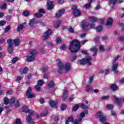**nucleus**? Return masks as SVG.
<instances>
[{
    "label": "nucleus",
    "instance_id": "nucleus-1",
    "mask_svg": "<svg viewBox=\"0 0 124 124\" xmlns=\"http://www.w3.org/2000/svg\"><path fill=\"white\" fill-rule=\"evenodd\" d=\"M64 69L65 72H69L71 70V64L66 62L65 64L63 62L60 61L58 62V73H62Z\"/></svg>",
    "mask_w": 124,
    "mask_h": 124
},
{
    "label": "nucleus",
    "instance_id": "nucleus-2",
    "mask_svg": "<svg viewBox=\"0 0 124 124\" xmlns=\"http://www.w3.org/2000/svg\"><path fill=\"white\" fill-rule=\"evenodd\" d=\"M8 44V50L10 54L13 53V43L16 46H18L20 44V39L16 38L13 40L11 39H9L7 40Z\"/></svg>",
    "mask_w": 124,
    "mask_h": 124
},
{
    "label": "nucleus",
    "instance_id": "nucleus-3",
    "mask_svg": "<svg viewBox=\"0 0 124 124\" xmlns=\"http://www.w3.org/2000/svg\"><path fill=\"white\" fill-rule=\"evenodd\" d=\"M80 43L78 41L73 40L70 44L69 50L71 53H76L80 49Z\"/></svg>",
    "mask_w": 124,
    "mask_h": 124
},
{
    "label": "nucleus",
    "instance_id": "nucleus-4",
    "mask_svg": "<svg viewBox=\"0 0 124 124\" xmlns=\"http://www.w3.org/2000/svg\"><path fill=\"white\" fill-rule=\"evenodd\" d=\"M78 62L81 65H83L85 63H87L88 65H91L92 64V57L89 56L81 60H79Z\"/></svg>",
    "mask_w": 124,
    "mask_h": 124
},
{
    "label": "nucleus",
    "instance_id": "nucleus-5",
    "mask_svg": "<svg viewBox=\"0 0 124 124\" xmlns=\"http://www.w3.org/2000/svg\"><path fill=\"white\" fill-rule=\"evenodd\" d=\"M86 114H88L87 111L81 112L80 114V117H79L78 120H76L74 124H81L82 123V120H83V118L84 117Z\"/></svg>",
    "mask_w": 124,
    "mask_h": 124
},
{
    "label": "nucleus",
    "instance_id": "nucleus-6",
    "mask_svg": "<svg viewBox=\"0 0 124 124\" xmlns=\"http://www.w3.org/2000/svg\"><path fill=\"white\" fill-rule=\"evenodd\" d=\"M97 116L98 118H100V121L102 123H104L106 121V116L103 115V113L101 111H98L97 113Z\"/></svg>",
    "mask_w": 124,
    "mask_h": 124
},
{
    "label": "nucleus",
    "instance_id": "nucleus-7",
    "mask_svg": "<svg viewBox=\"0 0 124 124\" xmlns=\"http://www.w3.org/2000/svg\"><path fill=\"white\" fill-rule=\"evenodd\" d=\"M32 89L29 87L26 92V95L28 96V98H32L33 97H35V94L34 93H31V91Z\"/></svg>",
    "mask_w": 124,
    "mask_h": 124
},
{
    "label": "nucleus",
    "instance_id": "nucleus-8",
    "mask_svg": "<svg viewBox=\"0 0 124 124\" xmlns=\"http://www.w3.org/2000/svg\"><path fill=\"white\" fill-rule=\"evenodd\" d=\"M52 34V31L48 29L45 33L44 34V40H47L49 38V36Z\"/></svg>",
    "mask_w": 124,
    "mask_h": 124
},
{
    "label": "nucleus",
    "instance_id": "nucleus-9",
    "mask_svg": "<svg viewBox=\"0 0 124 124\" xmlns=\"http://www.w3.org/2000/svg\"><path fill=\"white\" fill-rule=\"evenodd\" d=\"M118 66H119L118 63H114L112 62V69L115 74L119 73V71L117 70Z\"/></svg>",
    "mask_w": 124,
    "mask_h": 124
},
{
    "label": "nucleus",
    "instance_id": "nucleus-10",
    "mask_svg": "<svg viewBox=\"0 0 124 124\" xmlns=\"http://www.w3.org/2000/svg\"><path fill=\"white\" fill-rule=\"evenodd\" d=\"M65 11L64 9L59 10V11L56 14L55 16L57 18H61L62 15L64 14V12Z\"/></svg>",
    "mask_w": 124,
    "mask_h": 124
},
{
    "label": "nucleus",
    "instance_id": "nucleus-11",
    "mask_svg": "<svg viewBox=\"0 0 124 124\" xmlns=\"http://www.w3.org/2000/svg\"><path fill=\"white\" fill-rule=\"evenodd\" d=\"M89 23L88 22H84L82 23L81 25V27L84 30V31H89V29H88V27H89Z\"/></svg>",
    "mask_w": 124,
    "mask_h": 124
},
{
    "label": "nucleus",
    "instance_id": "nucleus-12",
    "mask_svg": "<svg viewBox=\"0 0 124 124\" xmlns=\"http://www.w3.org/2000/svg\"><path fill=\"white\" fill-rule=\"evenodd\" d=\"M113 99L116 101L117 103L119 104V105H121L122 104V98H118L116 96H113Z\"/></svg>",
    "mask_w": 124,
    "mask_h": 124
},
{
    "label": "nucleus",
    "instance_id": "nucleus-13",
    "mask_svg": "<svg viewBox=\"0 0 124 124\" xmlns=\"http://www.w3.org/2000/svg\"><path fill=\"white\" fill-rule=\"evenodd\" d=\"M49 105L51 107H53V108H58V103L54 101H50L49 102Z\"/></svg>",
    "mask_w": 124,
    "mask_h": 124
},
{
    "label": "nucleus",
    "instance_id": "nucleus-14",
    "mask_svg": "<svg viewBox=\"0 0 124 124\" xmlns=\"http://www.w3.org/2000/svg\"><path fill=\"white\" fill-rule=\"evenodd\" d=\"M35 60V57H34V56H26V61L29 62H34Z\"/></svg>",
    "mask_w": 124,
    "mask_h": 124
},
{
    "label": "nucleus",
    "instance_id": "nucleus-15",
    "mask_svg": "<svg viewBox=\"0 0 124 124\" xmlns=\"http://www.w3.org/2000/svg\"><path fill=\"white\" fill-rule=\"evenodd\" d=\"M67 93H68V91H67V89H65L63 91L62 98L64 101L66 100L67 98Z\"/></svg>",
    "mask_w": 124,
    "mask_h": 124
},
{
    "label": "nucleus",
    "instance_id": "nucleus-16",
    "mask_svg": "<svg viewBox=\"0 0 124 124\" xmlns=\"http://www.w3.org/2000/svg\"><path fill=\"white\" fill-rule=\"evenodd\" d=\"M47 9L48 10H51L54 8V5H53V2L51 1H48L47 2Z\"/></svg>",
    "mask_w": 124,
    "mask_h": 124
},
{
    "label": "nucleus",
    "instance_id": "nucleus-17",
    "mask_svg": "<svg viewBox=\"0 0 124 124\" xmlns=\"http://www.w3.org/2000/svg\"><path fill=\"white\" fill-rule=\"evenodd\" d=\"M113 24V18L108 17L107 19V26H111Z\"/></svg>",
    "mask_w": 124,
    "mask_h": 124
},
{
    "label": "nucleus",
    "instance_id": "nucleus-18",
    "mask_svg": "<svg viewBox=\"0 0 124 124\" xmlns=\"http://www.w3.org/2000/svg\"><path fill=\"white\" fill-rule=\"evenodd\" d=\"M74 15L76 16H80L81 15V11L79 10H75L73 11Z\"/></svg>",
    "mask_w": 124,
    "mask_h": 124
},
{
    "label": "nucleus",
    "instance_id": "nucleus-19",
    "mask_svg": "<svg viewBox=\"0 0 124 124\" xmlns=\"http://www.w3.org/2000/svg\"><path fill=\"white\" fill-rule=\"evenodd\" d=\"M62 24V21L61 20L57 21L54 24V27L55 29H58L60 27V25Z\"/></svg>",
    "mask_w": 124,
    "mask_h": 124
},
{
    "label": "nucleus",
    "instance_id": "nucleus-20",
    "mask_svg": "<svg viewBox=\"0 0 124 124\" xmlns=\"http://www.w3.org/2000/svg\"><path fill=\"white\" fill-rule=\"evenodd\" d=\"M34 24H35V19L33 18L30 20L29 25L30 27H33Z\"/></svg>",
    "mask_w": 124,
    "mask_h": 124
},
{
    "label": "nucleus",
    "instance_id": "nucleus-21",
    "mask_svg": "<svg viewBox=\"0 0 124 124\" xmlns=\"http://www.w3.org/2000/svg\"><path fill=\"white\" fill-rule=\"evenodd\" d=\"M118 0H109V5L111 7H113V5H115Z\"/></svg>",
    "mask_w": 124,
    "mask_h": 124
},
{
    "label": "nucleus",
    "instance_id": "nucleus-22",
    "mask_svg": "<svg viewBox=\"0 0 124 124\" xmlns=\"http://www.w3.org/2000/svg\"><path fill=\"white\" fill-rule=\"evenodd\" d=\"M29 52L31 55H32V56H34V55H36L37 53V51H36L35 49H31Z\"/></svg>",
    "mask_w": 124,
    "mask_h": 124
},
{
    "label": "nucleus",
    "instance_id": "nucleus-23",
    "mask_svg": "<svg viewBox=\"0 0 124 124\" xmlns=\"http://www.w3.org/2000/svg\"><path fill=\"white\" fill-rule=\"evenodd\" d=\"M24 77H23V76H17L16 78V82H17V83H19V82L21 80H23Z\"/></svg>",
    "mask_w": 124,
    "mask_h": 124
},
{
    "label": "nucleus",
    "instance_id": "nucleus-24",
    "mask_svg": "<svg viewBox=\"0 0 124 124\" xmlns=\"http://www.w3.org/2000/svg\"><path fill=\"white\" fill-rule=\"evenodd\" d=\"M110 88L111 89V90L112 91H117V90H118V86H117V85H116V84H112L110 86Z\"/></svg>",
    "mask_w": 124,
    "mask_h": 124
},
{
    "label": "nucleus",
    "instance_id": "nucleus-25",
    "mask_svg": "<svg viewBox=\"0 0 124 124\" xmlns=\"http://www.w3.org/2000/svg\"><path fill=\"white\" fill-rule=\"evenodd\" d=\"M29 110V107L27 106H24L22 108V111L25 113H28Z\"/></svg>",
    "mask_w": 124,
    "mask_h": 124
},
{
    "label": "nucleus",
    "instance_id": "nucleus-26",
    "mask_svg": "<svg viewBox=\"0 0 124 124\" xmlns=\"http://www.w3.org/2000/svg\"><path fill=\"white\" fill-rule=\"evenodd\" d=\"M26 121L28 123H30V124H33V121H32V119L31 116H28L26 118Z\"/></svg>",
    "mask_w": 124,
    "mask_h": 124
},
{
    "label": "nucleus",
    "instance_id": "nucleus-27",
    "mask_svg": "<svg viewBox=\"0 0 124 124\" xmlns=\"http://www.w3.org/2000/svg\"><path fill=\"white\" fill-rule=\"evenodd\" d=\"M86 91L87 92H93V87L90 85H88L86 86Z\"/></svg>",
    "mask_w": 124,
    "mask_h": 124
},
{
    "label": "nucleus",
    "instance_id": "nucleus-28",
    "mask_svg": "<svg viewBox=\"0 0 124 124\" xmlns=\"http://www.w3.org/2000/svg\"><path fill=\"white\" fill-rule=\"evenodd\" d=\"M47 115H48V110H46V111H43V112H42L41 113V117H45Z\"/></svg>",
    "mask_w": 124,
    "mask_h": 124
},
{
    "label": "nucleus",
    "instance_id": "nucleus-29",
    "mask_svg": "<svg viewBox=\"0 0 124 124\" xmlns=\"http://www.w3.org/2000/svg\"><path fill=\"white\" fill-rule=\"evenodd\" d=\"M23 29H24V25L23 24L19 25L17 27V31H22Z\"/></svg>",
    "mask_w": 124,
    "mask_h": 124
},
{
    "label": "nucleus",
    "instance_id": "nucleus-30",
    "mask_svg": "<svg viewBox=\"0 0 124 124\" xmlns=\"http://www.w3.org/2000/svg\"><path fill=\"white\" fill-rule=\"evenodd\" d=\"M79 108V105H76L73 108L72 110V112H74V111H77Z\"/></svg>",
    "mask_w": 124,
    "mask_h": 124
},
{
    "label": "nucleus",
    "instance_id": "nucleus-31",
    "mask_svg": "<svg viewBox=\"0 0 124 124\" xmlns=\"http://www.w3.org/2000/svg\"><path fill=\"white\" fill-rule=\"evenodd\" d=\"M89 20L90 21H91V22H96V21H97V19L94 17H93V16H90L89 17Z\"/></svg>",
    "mask_w": 124,
    "mask_h": 124
},
{
    "label": "nucleus",
    "instance_id": "nucleus-32",
    "mask_svg": "<svg viewBox=\"0 0 124 124\" xmlns=\"http://www.w3.org/2000/svg\"><path fill=\"white\" fill-rule=\"evenodd\" d=\"M34 16L35 17H36V18H41V17L43 16V15L42 14L38 13H35Z\"/></svg>",
    "mask_w": 124,
    "mask_h": 124
},
{
    "label": "nucleus",
    "instance_id": "nucleus-33",
    "mask_svg": "<svg viewBox=\"0 0 124 124\" xmlns=\"http://www.w3.org/2000/svg\"><path fill=\"white\" fill-rule=\"evenodd\" d=\"M79 106L82 109H87L88 108V106L84 104H80L79 105Z\"/></svg>",
    "mask_w": 124,
    "mask_h": 124
},
{
    "label": "nucleus",
    "instance_id": "nucleus-34",
    "mask_svg": "<svg viewBox=\"0 0 124 124\" xmlns=\"http://www.w3.org/2000/svg\"><path fill=\"white\" fill-rule=\"evenodd\" d=\"M119 26L121 29V31H124V24L122 22L118 23Z\"/></svg>",
    "mask_w": 124,
    "mask_h": 124
},
{
    "label": "nucleus",
    "instance_id": "nucleus-35",
    "mask_svg": "<svg viewBox=\"0 0 124 124\" xmlns=\"http://www.w3.org/2000/svg\"><path fill=\"white\" fill-rule=\"evenodd\" d=\"M28 71H29V69L26 67L24 69L22 70V71H20V73H23V74H26V73H28Z\"/></svg>",
    "mask_w": 124,
    "mask_h": 124
},
{
    "label": "nucleus",
    "instance_id": "nucleus-36",
    "mask_svg": "<svg viewBox=\"0 0 124 124\" xmlns=\"http://www.w3.org/2000/svg\"><path fill=\"white\" fill-rule=\"evenodd\" d=\"M43 84H44V81L41 79H40L38 81V85L41 86L43 85Z\"/></svg>",
    "mask_w": 124,
    "mask_h": 124
},
{
    "label": "nucleus",
    "instance_id": "nucleus-37",
    "mask_svg": "<svg viewBox=\"0 0 124 124\" xmlns=\"http://www.w3.org/2000/svg\"><path fill=\"white\" fill-rule=\"evenodd\" d=\"M109 98H110V96L109 95L102 96L101 97V99H102V100H108V99H109Z\"/></svg>",
    "mask_w": 124,
    "mask_h": 124
},
{
    "label": "nucleus",
    "instance_id": "nucleus-38",
    "mask_svg": "<svg viewBox=\"0 0 124 124\" xmlns=\"http://www.w3.org/2000/svg\"><path fill=\"white\" fill-rule=\"evenodd\" d=\"M66 105L62 104L61 107V110L62 111L65 110V109H66Z\"/></svg>",
    "mask_w": 124,
    "mask_h": 124
},
{
    "label": "nucleus",
    "instance_id": "nucleus-39",
    "mask_svg": "<svg viewBox=\"0 0 124 124\" xmlns=\"http://www.w3.org/2000/svg\"><path fill=\"white\" fill-rule=\"evenodd\" d=\"M91 51H92V52H93V53H96V52L97 51V48L94 46H93L91 48Z\"/></svg>",
    "mask_w": 124,
    "mask_h": 124
},
{
    "label": "nucleus",
    "instance_id": "nucleus-40",
    "mask_svg": "<svg viewBox=\"0 0 124 124\" xmlns=\"http://www.w3.org/2000/svg\"><path fill=\"white\" fill-rule=\"evenodd\" d=\"M114 108V106L112 105H107V108L108 110H111V109H113Z\"/></svg>",
    "mask_w": 124,
    "mask_h": 124
},
{
    "label": "nucleus",
    "instance_id": "nucleus-41",
    "mask_svg": "<svg viewBox=\"0 0 124 124\" xmlns=\"http://www.w3.org/2000/svg\"><path fill=\"white\" fill-rule=\"evenodd\" d=\"M41 86L40 85H36L35 86V89L37 92H40V90L41 89Z\"/></svg>",
    "mask_w": 124,
    "mask_h": 124
},
{
    "label": "nucleus",
    "instance_id": "nucleus-42",
    "mask_svg": "<svg viewBox=\"0 0 124 124\" xmlns=\"http://www.w3.org/2000/svg\"><path fill=\"white\" fill-rule=\"evenodd\" d=\"M15 107L16 108H18V107H20V103L19 102V100H16L15 104Z\"/></svg>",
    "mask_w": 124,
    "mask_h": 124
},
{
    "label": "nucleus",
    "instance_id": "nucleus-43",
    "mask_svg": "<svg viewBox=\"0 0 124 124\" xmlns=\"http://www.w3.org/2000/svg\"><path fill=\"white\" fill-rule=\"evenodd\" d=\"M4 103L6 105H7L9 103V99L8 98H5L4 99Z\"/></svg>",
    "mask_w": 124,
    "mask_h": 124
},
{
    "label": "nucleus",
    "instance_id": "nucleus-44",
    "mask_svg": "<svg viewBox=\"0 0 124 124\" xmlns=\"http://www.w3.org/2000/svg\"><path fill=\"white\" fill-rule=\"evenodd\" d=\"M83 7H84V8H85L86 9H88V8H90L91 5L90 4H89V3H88L85 4L83 6Z\"/></svg>",
    "mask_w": 124,
    "mask_h": 124
},
{
    "label": "nucleus",
    "instance_id": "nucleus-45",
    "mask_svg": "<svg viewBox=\"0 0 124 124\" xmlns=\"http://www.w3.org/2000/svg\"><path fill=\"white\" fill-rule=\"evenodd\" d=\"M15 102V98L14 97H13L11 100H9V103L10 104H13Z\"/></svg>",
    "mask_w": 124,
    "mask_h": 124
},
{
    "label": "nucleus",
    "instance_id": "nucleus-46",
    "mask_svg": "<svg viewBox=\"0 0 124 124\" xmlns=\"http://www.w3.org/2000/svg\"><path fill=\"white\" fill-rule=\"evenodd\" d=\"M99 49L100 52H104V46H103V45L100 46L99 47Z\"/></svg>",
    "mask_w": 124,
    "mask_h": 124
},
{
    "label": "nucleus",
    "instance_id": "nucleus-47",
    "mask_svg": "<svg viewBox=\"0 0 124 124\" xmlns=\"http://www.w3.org/2000/svg\"><path fill=\"white\" fill-rule=\"evenodd\" d=\"M69 32H71V33H74V30L73 29V28H72V27H69Z\"/></svg>",
    "mask_w": 124,
    "mask_h": 124
},
{
    "label": "nucleus",
    "instance_id": "nucleus-48",
    "mask_svg": "<svg viewBox=\"0 0 124 124\" xmlns=\"http://www.w3.org/2000/svg\"><path fill=\"white\" fill-rule=\"evenodd\" d=\"M96 31H102V26H100L97 27L96 28Z\"/></svg>",
    "mask_w": 124,
    "mask_h": 124
},
{
    "label": "nucleus",
    "instance_id": "nucleus-49",
    "mask_svg": "<svg viewBox=\"0 0 124 124\" xmlns=\"http://www.w3.org/2000/svg\"><path fill=\"white\" fill-rule=\"evenodd\" d=\"M119 58H120V56L117 55V56H116V57L114 58V59L113 60L112 62L116 63V62H117V61H118V60L119 59Z\"/></svg>",
    "mask_w": 124,
    "mask_h": 124
},
{
    "label": "nucleus",
    "instance_id": "nucleus-50",
    "mask_svg": "<svg viewBox=\"0 0 124 124\" xmlns=\"http://www.w3.org/2000/svg\"><path fill=\"white\" fill-rule=\"evenodd\" d=\"M49 88H52L54 86V82L53 81H50L47 85Z\"/></svg>",
    "mask_w": 124,
    "mask_h": 124
},
{
    "label": "nucleus",
    "instance_id": "nucleus-51",
    "mask_svg": "<svg viewBox=\"0 0 124 124\" xmlns=\"http://www.w3.org/2000/svg\"><path fill=\"white\" fill-rule=\"evenodd\" d=\"M18 57H16V58H14L12 60L13 63H15L17 62H18Z\"/></svg>",
    "mask_w": 124,
    "mask_h": 124
},
{
    "label": "nucleus",
    "instance_id": "nucleus-52",
    "mask_svg": "<svg viewBox=\"0 0 124 124\" xmlns=\"http://www.w3.org/2000/svg\"><path fill=\"white\" fill-rule=\"evenodd\" d=\"M10 30V26H7L5 28L4 30V32H8V31H9Z\"/></svg>",
    "mask_w": 124,
    "mask_h": 124
},
{
    "label": "nucleus",
    "instance_id": "nucleus-53",
    "mask_svg": "<svg viewBox=\"0 0 124 124\" xmlns=\"http://www.w3.org/2000/svg\"><path fill=\"white\" fill-rule=\"evenodd\" d=\"M47 70H48V66H46L43 68V69H42L43 72H46Z\"/></svg>",
    "mask_w": 124,
    "mask_h": 124
},
{
    "label": "nucleus",
    "instance_id": "nucleus-54",
    "mask_svg": "<svg viewBox=\"0 0 124 124\" xmlns=\"http://www.w3.org/2000/svg\"><path fill=\"white\" fill-rule=\"evenodd\" d=\"M23 16H25L26 17H27V16H29V15H30V13L29 12H24L23 13Z\"/></svg>",
    "mask_w": 124,
    "mask_h": 124
},
{
    "label": "nucleus",
    "instance_id": "nucleus-55",
    "mask_svg": "<svg viewBox=\"0 0 124 124\" xmlns=\"http://www.w3.org/2000/svg\"><path fill=\"white\" fill-rule=\"evenodd\" d=\"M62 42V39L61 38H57L56 39V43L57 44H60Z\"/></svg>",
    "mask_w": 124,
    "mask_h": 124
},
{
    "label": "nucleus",
    "instance_id": "nucleus-56",
    "mask_svg": "<svg viewBox=\"0 0 124 124\" xmlns=\"http://www.w3.org/2000/svg\"><path fill=\"white\" fill-rule=\"evenodd\" d=\"M93 77H91L89 78V83L92 84L93 83Z\"/></svg>",
    "mask_w": 124,
    "mask_h": 124
},
{
    "label": "nucleus",
    "instance_id": "nucleus-57",
    "mask_svg": "<svg viewBox=\"0 0 124 124\" xmlns=\"http://www.w3.org/2000/svg\"><path fill=\"white\" fill-rule=\"evenodd\" d=\"M5 24H6V21H5V20H4V21H2V20L0 21V25L1 26H4V25H5Z\"/></svg>",
    "mask_w": 124,
    "mask_h": 124
},
{
    "label": "nucleus",
    "instance_id": "nucleus-58",
    "mask_svg": "<svg viewBox=\"0 0 124 124\" xmlns=\"http://www.w3.org/2000/svg\"><path fill=\"white\" fill-rule=\"evenodd\" d=\"M39 13L41 14H44L45 13V11H44V9H40L39 10Z\"/></svg>",
    "mask_w": 124,
    "mask_h": 124
},
{
    "label": "nucleus",
    "instance_id": "nucleus-59",
    "mask_svg": "<svg viewBox=\"0 0 124 124\" xmlns=\"http://www.w3.org/2000/svg\"><path fill=\"white\" fill-rule=\"evenodd\" d=\"M68 121L69 122H71V123H73V122H74L73 118L72 117H68Z\"/></svg>",
    "mask_w": 124,
    "mask_h": 124
},
{
    "label": "nucleus",
    "instance_id": "nucleus-60",
    "mask_svg": "<svg viewBox=\"0 0 124 124\" xmlns=\"http://www.w3.org/2000/svg\"><path fill=\"white\" fill-rule=\"evenodd\" d=\"M0 8H1V9H4L6 8V4H5V3L3 4L1 6Z\"/></svg>",
    "mask_w": 124,
    "mask_h": 124
},
{
    "label": "nucleus",
    "instance_id": "nucleus-61",
    "mask_svg": "<svg viewBox=\"0 0 124 124\" xmlns=\"http://www.w3.org/2000/svg\"><path fill=\"white\" fill-rule=\"evenodd\" d=\"M27 113H29L30 116H32V114H33V111L31 110H28Z\"/></svg>",
    "mask_w": 124,
    "mask_h": 124
},
{
    "label": "nucleus",
    "instance_id": "nucleus-62",
    "mask_svg": "<svg viewBox=\"0 0 124 124\" xmlns=\"http://www.w3.org/2000/svg\"><path fill=\"white\" fill-rule=\"evenodd\" d=\"M16 124H21V119H17L16 122Z\"/></svg>",
    "mask_w": 124,
    "mask_h": 124
},
{
    "label": "nucleus",
    "instance_id": "nucleus-63",
    "mask_svg": "<svg viewBox=\"0 0 124 124\" xmlns=\"http://www.w3.org/2000/svg\"><path fill=\"white\" fill-rule=\"evenodd\" d=\"M7 94H12L13 91L12 90L8 91L6 92Z\"/></svg>",
    "mask_w": 124,
    "mask_h": 124
},
{
    "label": "nucleus",
    "instance_id": "nucleus-64",
    "mask_svg": "<svg viewBox=\"0 0 124 124\" xmlns=\"http://www.w3.org/2000/svg\"><path fill=\"white\" fill-rule=\"evenodd\" d=\"M120 84H124V78L119 81Z\"/></svg>",
    "mask_w": 124,
    "mask_h": 124
}]
</instances>
